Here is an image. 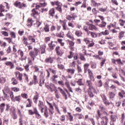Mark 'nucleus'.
Instances as JSON below:
<instances>
[{
	"label": "nucleus",
	"mask_w": 125,
	"mask_h": 125,
	"mask_svg": "<svg viewBox=\"0 0 125 125\" xmlns=\"http://www.w3.org/2000/svg\"><path fill=\"white\" fill-rule=\"evenodd\" d=\"M102 121L101 122V124L102 125H108V122L109 121V119H108V117L107 116H102L101 118Z\"/></svg>",
	"instance_id": "f257e3e1"
},
{
	"label": "nucleus",
	"mask_w": 125,
	"mask_h": 125,
	"mask_svg": "<svg viewBox=\"0 0 125 125\" xmlns=\"http://www.w3.org/2000/svg\"><path fill=\"white\" fill-rule=\"evenodd\" d=\"M101 97L102 98L103 102H104V104H105V105H110V103L108 101V100L107 99V97L106 96L105 94H101Z\"/></svg>",
	"instance_id": "f03ea898"
},
{
	"label": "nucleus",
	"mask_w": 125,
	"mask_h": 125,
	"mask_svg": "<svg viewBox=\"0 0 125 125\" xmlns=\"http://www.w3.org/2000/svg\"><path fill=\"white\" fill-rule=\"evenodd\" d=\"M14 5H15L16 7H18L19 8H22V7H26L27 6L26 5V4H24V3H21L19 1H16L14 3Z\"/></svg>",
	"instance_id": "7ed1b4c3"
},
{
	"label": "nucleus",
	"mask_w": 125,
	"mask_h": 125,
	"mask_svg": "<svg viewBox=\"0 0 125 125\" xmlns=\"http://www.w3.org/2000/svg\"><path fill=\"white\" fill-rule=\"evenodd\" d=\"M58 89L60 91V93H61V94H62V95L64 97V99L67 100V99H68V96L65 92V91L60 87H58Z\"/></svg>",
	"instance_id": "20e7f679"
},
{
	"label": "nucleus",
	"mask_w": 125,
	"mask_h": 125,
	"mask_svg": "<svg viewBox=\"0 0 125 125\" xmlns=\"http://www.w3.org/2000/svg\"><path fill=\"white\" fill-rule=\"evenodd\" d=\"M55 50L56 51L57 55H58L59 56H62L63 55V52L60 49V46H58L56 47Z\"/></svg>",
	"instance_id": "39448f33"
},
{
	"label": "nucleus",
	"mask_w": 125,
	"mask_h": 125,
	"mask_svg": "<svg viewBox=\"0 0 125 125\" xmlns=\"http://www.w3.org/2000/svg\"><path fill=\"white\" fill-rule=\"evenodd\" d=\"M2 92L3 94H5V93H8L9 94L11 93L12 91L8 86H5L4 89L2 90Z\"/></svg>",
	"instance_id": "423d86ee"
},
{
	"label": "nucleus",
	"mask_w": 125,
	"mask_h": 125,
	"mask_svg": "<svg viewBox=\"0 0 125 125\" xmlns=\"http://www.w3.org/2000/svg\"><path fill=\"white\" fill-rule=\"evenodd\" d=\"M16 77H17V79L19 80V81H22V77H23V74L22 73H20V72L17 71L15 73Z\"/></svg>",
	"instance_id": "0eeeda50"
},
{
	"label": "nucleus",
	"mask_w": 125,
	"mask_h": 125,
	"mask_svg": "<svg viewBox=\"0 0 125 125\" xmlns=\"http://www.w3.org/2000/svg\"><path fill=\"white\" fill-rule=\"evenodd\" d=\"M56 44H57V42L51 41V43L48 44V46L50 49L53 50L54 49V47L56 46Z\"/></svg>",
	"instance_id": "6e6552de"
},
{
	"label": "nucleus",
	"mask_w": 125,
	"mask_h": 125,
	"mask_svg": "<svg viewBox=\"0 0 125 125\" xmlns=\"http://www.w3.org/2000/svg\"><path fill=\"white\" fill-rule=\"evenodd\" d=\"M86 85L88 86V89H93V86H92V83H91V80H87L86 82Z\"/></svg>",
	"instance_id": "1a4fd4ad"
},
{
	"label": "nucleus",
	"mask_w": 125,
	"mask_h": 125,
	"mask_svg": "<svg viewBox=\"0 0 125 125\" xmlns=\"http://www.w3.org/2000/svg\"><path fill=\"white\" fill-rule=\"evenodd\" d=\"M29 55L32 58L33 61H35V58L38 55L34 51H31L29 53Z\"/></svg>",
	"instance_id": "9d476101"
},
{
	"label": "nucleus",
	"mask_w": 125,
	"mask_h": 125,
	"mask_svg": "<svg viewBox=\"0 0 125 125\" xmlns=\"http://www.w3.org/2000/svg\"><path fill=\"white\" fill-rule=\"evenodd\" d=\"M88 30H90V31H98V28L94 24H92L88 27Z\"/></svg>",
	"instance_id": "9b49d317"
},
{
	"label": "nucleus",
	"mask_w": 125,
	"mask_h": 125,
	"mask_svg": "<svg viewBox=\"0 0 125 125\" xmlns=\"http://www.w3.org/2000/svg\"><path fill=\"white\" fill-rule=\"evenodd\" d=\"M34 69H35V72L36 73H40L41 74V77H42L43 78V72L42 71H40V68L39 67H38L37 65L34 66Z\"/></svg>",
	"instance_id": "f8f14e48"
},
{
	"label": "nucleus",
	"mask_w": 125,
	"mask_h": 125,
	"mask_svg": "<svg viewBox=\"0 0 125 125\" xmlns=\"http://www.w3.org/2000/svg\"><path fill=\"white\" fill-rule=\"evenodd\" d=\"M44 62L45 63H50V64H52L53 63V58L49 57L45 60Z\"/></svg>",
	"instance_id": "ddd939ff"
},
{
	"label": "nucleus",
	"mask_w": 125,
	"mask_h": 125,
	"mask_svg": "<svg viewBox=\"0 0 125 125\" xmlns=\"http://www.w3.org/2000/svg\"><path fill=\"white\" fill-rule=\"evenodd\" d=\"M46 48V45L45 44L42 45L40 47V50L41 51V54H43L45 53V49Z\"/></svg>",
	"instance_id": "4468645a"
},
{
	"label": "nucleus",
	"mask_w": 125,
	"mask_h": 125,
	"mask_svg": "<svg viewBox=\"0 0 125 125\" xmlns=\"http://www.w3.org/2000/svg\"><path fill=\"white\" fill-rule=\"evenodd\" d=\"M92 5L94 6V7H98L100 5H101L100 3H97L94 1V0H91Z\"/></svg>",
	"instance_id": "2eb2a0df"
},
{
	"label": "nucleus",
	"mask_w": 125,
	"mask_h": 125,
	"mask_svg": "<svg viewBox=\"0 0 125 125\" xmlns=\"http://www.w3.org/2000/svg\"><path fill=\"white\" fill-rule=\"evenodd\" d=\"M33 23H34V21H33V19L31 18H29L27 21V26L28 27H31V26H32Z\"/></svg>",
	"instance_id": "dca6fc26"
},
{
	"label": "nucleus",
	"mask_w": 125,
	"mask_h": 125,
	"mask_svg": "<svg viewBox=\"0 0 125 125\" xmlns=\"http://www.w3.org/2000/svg\"><path fill=\"white\" fill-rule=\"evenodd\" d=\"M108 94L109 98L110 99H111V100H113L115 96H116V94H115V92H109Z\"/></svg>",
	"instance_id": "f3484780"
},
{
	"label": "nucleus",
	"mask_w": 125,
	"mask_h": 125,
	"mask_svg": "<svg viewBox=\"0 0 125 125\" xmlns=\"http://www.w3.org/2000/svg\"><path fill=\"white\" fill-rule=\"evenodd\" d=\"M75 69L74 68H68L66 69V72L69 73V74H71V75H74L75 74Z\"/></svg>",
	"instance_id": "a211bd4d"
},
{
	"label": "nucleus",
	"mask_w": 125,
	"mask_h": 125,
	"mask_svg": "<svg viewBox=\"0 0 125 125\" xmlns=\"http://www.w3.org/2000/svg\"><path fill=\"white\" fill-rule=\"evenodd\" d=\"M57 87L55 86V85L53 83H50V92H53V91L56 90Z\"/></svg>",
	"instance_id": "6ab92c4d"
},
{
	"label": "nucleus",
	"mask_w": 125,
	"mask_h": 125,
	"mask_svg": "<svg viewBox=\"0 0 125 125\" xmlns=\"http://www.w3.org/2000/svg\"><path fill=\"white\" fill-rule=\"evenodd\" d=\"M38 14L39 13H38V12H37L35 9H33L32 10V13L31 14V15L32 16V17L36 18V16H35V15H38Z\"/></svg>",
	"instance_id": "aec40b11"
},
{
	"label": "nucleus",
	"mask_w": 125,
	"mask_h": 125,
	"mask_svg": "<svg viewBox=\"0 0 125 125\" xmlns=\"http://www.w3.org/2000/svg\"><path fill=\"white\" fill-rule=\"evenodd\" d=\"M66 37L72 40V41H75V38L74 36L72 35V33H70V31L66 34Z\"/></svg>",
	"instance_id": "412c9836"
},
{
	"label": "nucleus",
	"mask_w": 125,
	"mask_h": 125,
	"mask_svg": "<svg viewBox=\"0 0 125 125\" xmlns=\"http://www.w3.org/2000/svg\"><path fill=\"white\" fill-rule=\"evenodd\" d=\"M18 52H20V54L21 57V61H23V60H25L26 59V57H23V56H24V52L22 51H18Z\"/></svg>",
	"instance_id": "4be33fe9"
},
{
	"label": "nucleus",
	"mask_w": 125,
	"mask_h": 125,
	"mask_svg": "<svg viewBox=\"0 0 125 125\" xmlns=\"http://www.w3.org/2000/svg\"><path fill=\"white\" fill-rule=\"evenodd\" d=\"M38 106L39 107V109H44V105H43V103L41 101H39V102Z\"/></svg>",
	"instance_id": "5701e85b"
},
{
	"label": "nucleus",
	"mask_w": 125,
	"mask_h": 125,
	"mask_svg": "<svg viewBox=\"0 0 125 125\" xmlns=\"http://www.w3.org/2000/svg\"><path fill=\"white\" fill-rule=\"evenodd\" d=\"M64 32L62 31H61L60 33H56V37H58V38H64Z\"/></svg>",
	"instance_id": "b1692460"
},
{
	"label": "nucleus",
	"mask_w": 125,
	"mask_h": 125,
	"mask_svg": "<svg viewBox=\"0 0 125 125\" xmlns=\"http://www.w3.org/2000/svg\"><path fill=\"white\" fill-rule=\"evenodd\" d=\"M44 31L46 32H49V24L45 23V26L43 28Z\"/></svg>",
	"instance_id": "393cba45"
},
{
	"label": "nucleus",
	"mask_w": 125,
	"mask_h": 125,
	"mask_svg": "<svg viewBox=\"0 0 125 125\" xmlns=\"http://www.w3.org/2000/svg\"><path fill=\"white\" fill-rule=\"evenodd\" d=\"M54 14H55V11L54 10V8L51 9L49 11V15L50 16L53 17V16H54Z\"/></svg>",
	"instance_id": "a878e982"
},
{
	"label": "nucleus",
	"mask_w": 125,
	"mask_h": 125,
	"mask_svg": "<svg viewBox=\"0 0 125 125\" xmlns=\"http://www.w3.org/2000/svg\"><path fill=\"white\" fill-rule=\"evenodd\" d=\"M106 25H107V23L104 21H102L101 22V24L99 25V26H100V28H105L106 27Z\"/></svg>",
	"instance_id": "bb28decb"
},
{
	"label": "nucleus",
	"mask_w": 125,
	"mask_h": 125,
	"mask_svg": "<svg viewBox=\"0 0 125 125\" xmlns=\"http://www.w3.org/2000/svg\"><path fill=\"white\" fill-rule=\"evenodd\" d=\"M11 82H12V84H13V85H15L17 84V83H18V82L17 81L16 79H15V78H12Z\"/></svg>",
	"instance_id": "cd10ccee"
},
{
	"label": "nucleus",
	"mask_w": 125,
	"mask_h": 125,
	"mask_svg": "<svg viewBox=\"0 0 125 125\" xmlns=\"http://www.w3.org/2000/svg\"><path fill=\"white\" fill-rule=\"evenodd\" d=\"M89 67V63H85L84 64V73H86L87 72V69H88V67Z\"/></svg>",
	"instance_id": "c85d7f7f"
},
{
	"label": "nucleus",
	"mask_w": 125,
	"mask_h": 125,
	"mask_svg": "<svg viewBox=\"0 0 125 125\" xmlns=\"http://www.w3.org/2000/svg\"><path fill=\"white\" fill-rule=\"evenodd\" d=\"M28 103L26 104V107H30L32 106V100L30 99H27Z\"/></svg>",
	"instance_id": "c756f323"
},
{
	"label": "nucleus",
	"mask_w": 125,
	"mask_h": 125,
	"mask_svg": "<svg viewBox=\"0 0 125 125\" xmlns=\"http://www.w3.org/2000/svg\"><path fill=\"white\" fill-rule=\"evenodd\" d=\"M90 65L92 69H96L97 65H96V63L95 62H91Z\"/></svg>",
	"instance_id": "7c9ffc66"
},
{
	"label": "nucleus",
	"mask_w": 125,
	"mask_h": 125,
	"mask_svg": "<svg viewBox=\"0 0 125 125\" xmlns=\"http://www.w3.org/2000/svg\"><path fill=\"white\" fill-rule=\"evenodd\" d=\"M4 107H5V104L4 103H2L0 104V109L1 113H2L4 110Z\"/></svg>",
	"instance_id": "2f4dec72"
},
{
	"label": "nucleus",
	"mask_w": 125,
	"mask_h": 125,
	"mask_svg": "<svg viewBox=\"0 0 125 125\" xmlns=\"http://www.w3.org/2000/svg\"><path fill=\"white\" fill-rule=\"evenodd\" d=\"M61 5H62V3L61 2L57 5V7H56V9L59 11V12H62V8H61Z\"/></svg>",
	"instance_id": "473e14b6"
},
{
	"label": "nucleus",
	"mask_w": 125,
	"mask_h": 125,
	"mask_svg": "<svg viewBox=\"0 0 125 125\" xmlns=\"http://www.w3.org/2000/svg\"><path fill=\"white\" fill-rule=\"evenodd\" d=\"M53 106L55 107V108L57 111L58 113L60 114V115H61V112H60L59 108H58V105H57V104H56L55 103H53Z\"/></svg>",
	"instance_id": "72a5a7b5"
},
{
	"label": "nucleus",
	"mask_w": 125,
	"mask_h": 125,
	"mask_svg": "<svg viewBox=\"0 0 125 125\" xmlns=\"http://www.w3.org/2000/svg\"><path fill=\"white\" fill-rule=\"evenodd\" d=\"M33 82L35 85L38 83V77L36 75L33 76Z\"/></svg>",
	"instance_id": "f704fd0d"
},
{
	"label": "nucleus",
	"mask_w": 125,
	"mask_h": 125,
	"mask_svg": "<svg viewBox=\"0 0 125 125\" xmlns=\"http://www.w3.org/2000/svg\"><path fill=\"white\" fill-rule=\"evenodd\" d=\"M9 94H10V97L12 101H13V102H15V100L14 99V95H13V92L12 91Z\"/></svg>",
	"instance_id": "c9c22d12"
},
{
	"label": "nucleus",
	"mask_w": 125,
	"mask_h": 125,
	"mask_svg": "<svg viewBox=\"0 0 125 125\" xmlns=\"http://www.w3.org/2000/svg\"><path fill=\"white\" fill-rule=\"evenodd\" d=\"M10 112L12 113V114L16 113V108L14 106H12L10 108Z\"/></svg>",
	"instance_id": "e433bc0d"
},
{
	"label": "nucleus",
	"mask_w": 125,
	"mask_h": 125,
	"mask_svg": "<svg viewBox=\"0 0 125 125\" xmlns=\"http://www.w3.org/2000/svg\"><path fill=\"white\" fill-rule=\"evenodd\" d=\"M82 33L81 32V31L77 30L75 31V35L77 37H82Z\"/></svg>",
	"instance_id": "4c0bfd02"
},
{
	"label": "nucleus",
	"mask_w": 125,
	"mask_h": 125,
	"mask_svg": "<svg viewBox=\"0 0 125 125\" xmlns=\"http://www.w3.org/2000/svg\"><path fill=\"white\" fill-rule=\"evenodd\" d=\"M22 42L23 44L27 45V44H28V39L26 38L25 37H23Z\"/></svg>",
	"instance_id": "58836bf2"
},
{
	"label": "nucleus",
	"mask_w": 125,
	"mask_h": 125,
	"mask_svg": "<svg viewBox=\"0 0 125 125\" xmlns=\"http://www.w3.org/2000/svg\"><path fill=\"white\" fill-rule=\"evenodd\" d=\"M80 55V60H82V61H85V60H86V59H85V58L84 57V56H83V54L80 53L79 54Z\"/></svg>",
	"instance_id": "ea45409f"
},
{
	"label": "nucleus",
	"mask_w": 125,
	"mask_h": 125,
	"mask_svg": "<svg viewBox=\"0 0 125 125\" xmlns=\"http://www.w3.org/2000/svg\"><path fill=\"white\" fill-rule=\"evenodd\" d=\"M39 99V94H37L36 95L34 96L33 98V101L34 103H37V101H38V100Z\"/></svg>",
	"instance_id": "a19ab883"
},
{
	"label": "nucleus",
	"mask_w": 125,
	"mask_h": 125,
	"mask_svg": "<svg viewBox=\"0 0 125 125\" xmlns=\"http://www.w3.org/2000/svg\"><path fill=\"white\" fill-rule=\"evenodd\" d=\"M83 79H79L78 80V81L77 82V83H78V85H83Z\"/></svg>",
	"instance_id": "79ce46f5"
},
{
	"label": "nucleus",
	"mask_w": 125,
	"mask_h": 125,
	"mask_svg": "<svg viewBox=\"0 0 125 125\" xmlns=\"http://www.w3.org/2000/svg\"><path fill=\"white\" fill-rule=\"evenodd\" d=\"M67 42H68V43L70 46H74V45H75L74 42L67 40Z\"/></svg>",
	"instance_id": "37998d69"
},
{
	"label": "nucleus",
	"mask_w": 125,
	"mask_h": 125,
	"mask_svg": "<svg viewBox=\"0 0 125 125\" xmlns=\"http://www.w3.org/2000/svg\"><path fill=\"white\" fill-rule=\"evenodd\" d=\"M15 101H17L18 102H20L21 100V96H16L14 98Z\"/></svg>",
	"instance_id": "c03bdc74"
},
{
	"label": "nucleus",
	"mask_w": 125,
	"mask_h": 125,
	"mask_svg": "<svg viewBox=\"0 0 125 125\" xmlns=\"http://www.w3.org/2000/svg\"><path fill=\"white\" fill-rule=\"evenodd\" d=\"M110 88L113 90V91H114V92H116V91H117V87L113 84L111 85V86H110Z\"/></svg>",
	"instance_id": "a18cd8bd"
},
{
	"label": "nucleus",
	"mask_w": 125,
	"mask_h": 125,
	"mask_svg": "<svg viewBox=\"0 0 125 125\" xmlns=\"http://www.w3.org/2000/svg\"><path fill=\"white\" fill-rule=\"evenodd\" d=\"M29 67H30V65L29 64H26L24 66V69L26 72H27V73H28V72H30V68H29Z\"/></svg>",
	"instance_id": "49530a36"
},
{
	"label": "nucleus",
	"mask_w": 125,
	"mask_h": 125,
	"mask_svg": "<svg viewBox=\"0 0 125 125\" xmlns=\"http://www.w3.org/2000/svg\"><path fill=\"white\" fill-rule=\"evenodd\" d=\"M88 95L91 98L93 97V96H94V95L93 94V93H92V91H91V89L89 90V89H88Z\"/></svg>",
	"instance_id": "de8ad7c7"
},
{
	"label": "nucleus",
	"mask_w": 125,
	"mask_h": 125,
	"mask_svg": "<svg viewBox=\"0 0 125 125\" xmlns=\"http://www.w3.org/2000/svg\"><path fill=\"white\" fill-rule=\"evenodd\" d=\"M28 39L29 41H31L32 42H36V39L32 36H28Z\"/></svg>",
	"instance_id": "09e8293b"
},
{
	"label": "nucleus",
	"mask_w": 125,
	"mask_h": 125,
	"mask_svg": "<svg viewBox=\"0 0 125 125\" xmlns=\"http://www.w3.org/2000/svg\"><path fill=\"white\" fill-rule=\"evenodd\" d=\"M74 56V53L73 52L70 51L69 52V55L67 56V57L69 59H71V58H73V57Z\"/></svg>",
	"instance_id": "8fccbe9b"
},
{
	"label": "nucleus",
	"mask_w": 125,
	"mask_h": 125,
	"mask_svg": "<svg viewBox=\"0 0 125 125\" xmlns=\"http://www.w3.org/2000/svg\"><path fill=\"white\" fill-rule=\"evenodd\" d=\"M77 69L78 73H82L83 72V70H82V67L80 66L78 64L77 65Z\"/></svg>",
	"instance_id": "3c124183"
},
{
	"label": "nucleus",
	"mask_w": 125,
	"mask_h": 125,
	"mask_svg": "<svg viewBox=\"0 0 125 125\" xmlns=\"http://www.w3.org/2000/svg\"><path fill=\"white\" fill-rule=\"evenodd\" d=\"M97 84L99 87H101V86L103 85L102 81H101V80L98 81Z\"/></svg>",
	"instance_id": "603ef678"
},
{
	"label": "nucleus",
	"mask_w": 125,
	"mask_h": 125,
	"mask_svg": "<svg viewBox=\"0 0 125 125\" xmlns=\"http://www.w3.org/2000/svg\"><path fill=\"white\" fill-rule=\"evenodd\" d=\"M50 115L49 113H48V111H47V109H46L44 111V116L45 118H48L49 115Z\"/></svg>",
	"instance_id": "864d4df0"
},
{
	"label": "nucleus",
	"mask_w": 125,
	"mask_h": 125,
	"mask_svg": "<svg viewBox=\"0 0 125 125\" xmlns=\"http://www.w3.org/2000/svg\"><path fill=\"white\" fill-rule=\"evenodd\" d=\"M18 114L21 118H23V115L22 114V112H21V110L19 108L18 109Z\"/></svg>",
	"instance_id": "5fc2aeb1"
},
{
	"label": "nucleus",
	"mask_w": 125,
	"mask_h": 125,
	"mask_svg": "<svg viewBox=\"0 0 125 125\" xmlns=\"http://www.w3.org/2000/svg\"><path fill=\"white\" fill-rule=\"evenodd\" d=\"M93 45H94V42L93 41H90L88 45V47H92Z\"/></svg>",
	"instance_id": "6e6d98bb"
},
{
	"label": "nucleus",
	"mask_w": 125,
	"mask_h": 125,
	"mask_svg": "<svg viewBox=\"0 0 125 125\" xmlns=\"http://www.w3.org/2000/svg\"><path fill=\"white\" fill-rule=\"evenodd\" d=\"M111 120L113 122H116V120H117V116L114 115H111Z\"/></svg>",
	"instance_id": "4d7b16f0"
},
{
	"label": "nucleus",
	"mask_w": 125,
	"mask_h": 125,
	"mask_svg": "<svg viewBox=\"0 0 125 125\" xmlns=\"http://www.w3.org/2000/svg\"><path fill=\"white\" fill-rule=\"evenodd\" d=\"M49 112L50 115H53L54 114V108H49Z\"/></svg>",
	"instance_id": "13d9d810"
},
{
	"label": "nucleus",
	"mask_w": 125,
	"mask_h": 125,
	"mask_svg": "<svg viewBox=\"0 0 125 125\" xmlns=\"http://www.w3.org/2000/svg\"><path fill=\"white\" fill-rule=\"evenodd\" d=\"M5 83V78L3 77H0V83Z\"/></svg>",
	"instance_id": "bf43d9fd"
},
{
	"label": "nucleus",
	"mask_w": 125,
	"mask_h": 125,
	"mask_svg": "<svg viewBox=\"0 0 125 125\" xmlns=\"http://www.w3.org/2000/svg\"><path fill=\"white\" fill-rule=\"evenodd\" d=\"M12 90L13 91H14L15 92H18V91H20V89L19 88H17V87H13L12 88Z\"/></svg>",
	"instance_id": "052dcab7"
},
{
	"label": "nucleus",
	"mask_w": 125,
	"mask_h": 125,
	"mask_svg": "<svg viewBox=\"0 0 125 125\" xmlns=\"http://www.w3.org/2000/svg\"><path fill=\"white\" fill-rule=\"evenodd\" d=\"M119 22L120 23L121 26H124L125 23V21H124V20H120Z\"/></svg>",
	"instance_id": "680f3d73"
},
{
	"label": "nucleus",
	"mask_w": 125,
	"mask_h": 125,
	"mask_svg": "<svg viewBox=\"0 0 125 125\" xmlns=\"http://www.w3.org/2000/svg\"><path fill=\"white\" fill-rule=\"evenodd\" d=\"M4 6H3V5H0V12H4Z\"/></svg>",
	"instance_id": "e2e57ef3"
},
{
	"label": "nucleus",
	"mask_w": 125,
	"mask_h": 125,
	"mask_svg": "<svg viewBox=\"0 0 125 125\" xmlns=\"http://www.w3.org/2000/svg\"><path fill=\"white\" fill-rule=\"evenodd\" d=\"M1 34H2L3 36H4V37H8V33L6 31H1Z\"/></svg>",
	"instance_id": "0e129e2a"
},
{
	"label": "nucleus",
	"mask_w": 125,
	"mask_h": 125,
	"mask_svg": "<svg viewBox=\"0 0 125 125\" xmlns=\"http://www.w3.org/2000/svg\"><path fill=\"white\" fill-rule=\"evenodd\" d=\"M102 35L104 36H106L107 35H109V31L107 30H105L104 32H102Z\"/></svg>",
	"instance_id": "69168bd1"
},
{
	"label": "nucleus",
	"mask_w": 125,
	"mask_h": 125,
	"mask_svg": "<svg viewBox=\"0 0 125 125\" xmlns=\"http://www.w3.org/2000/svg\"><path fill=\"white\" fill-rule=\"evenodd\" d=\"M44 42L46 43H47L48 42H50V37H45L44 39Z\"/></svg>",
	"instance_id": "338daca9"
},
{
	"label": "nucleus",
	"mask_w": 125,
	"mask_h": 125,
	"mask_svg": "<svg viewBox=\"0 0 125 125\" xmlns=\"http://www.w3.org/2000/svg\"><path fill=\"white\" fill-rule=\"evenodd\" d=\"M35 25L37 28H39V27L42 25V22L37 21Z\"/></svg>",
	"instance_id": "774afa93"
}]
</instances>
